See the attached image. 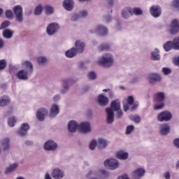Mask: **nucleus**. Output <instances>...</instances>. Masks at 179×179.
I'll return each instance as SVG.
<instances>
[{"instance_id": "nucleus-1", "label": "nucleus", "mask_w": 179, "mask_h": 179, "mask_svg": "<svg viewBox=\"0 0 179 179\" xmlns=\"http://www.w3.org/2000/svg\"><path fill=\"white\" fill-rule=\"evenodd\" d=\"M84 50H85V43L80 41H77L76 42V48H72L69 50H67L66 52V57H67V58H73V57H76L77 52H79V53L83 52Z\"/></svg>"}, {"instance_id": "nucleus-2", "label": "nucleus", "mask_w": 179, "mask_h": 179, "mask_svg": "<svg viewBox=\"0 0 179 179\" xmlns=\"http://www.w3.org/2000/svg\"><path fill=\"white\" fill-rule=\"evenodd\" d=\"M113 62H114V60L113 59V56L110 54L104 55L102 58L98 61L99 65H101L106 68L111 66V65H113Z\"/></svg>"}, {"instance_id": "nucleus-3", "label": "nucleus", "mask_w": 179, "mask_h": 179, "mask_svg": "<svg viewBox=\"0 0 179 179\" xmlns=\"http://www.w3.org/2000/svg\"><path fill=\"white\" fill-rule=\"evenodd\" d=\"M13 10L17 22L22 23L23 22V8H22V6L17 5L14 6Z\"/></svg>"}, {"instance_id": "nucleus-4", "label": "nucleus", "mask_w": 179, "mask_h": 179, "mask_svg": "<svg viewBox=\"0 0 179 179\" xmlns=\"http://www.w3.org/2000/svg\"><path fill=\"white\" fill-rule=\"evenodd\" d=\"M171 118H173V115H171V113L166 110L161 112L157 115V120L158 121H160V122H163V121H170Z\"/></svg>"}, {"instance_id": "nucleus-5", "label": "nucleus", "mask_w": 179, "mask_h": 179, "mask_svg": "<svg viewBox=\"0 0 179 179\" xmlns=\"http://www.w3.org/2000/svg\"><path fill=\"white\" fill-rule=\"evenodd\" d=\"M105 167H108L110 170H115L118 168V162L115 159H108L104 162Z\"/></svg>"}, {"instance_id": "nucleus-6", "label": "nucleus", "mask_w": 179, "mask_h": 179, "mask_svg": "<svg viewBox=\"0 0 179 179\" xmlns=\"http://www.w3.org/2000/svg\"><path fill=\"white\" fill-rule=\"evenodd\" d=\"M150 13L153 17H159L162 15V8L159 6H152L150 8Z\"/></svg>"}, {"instance_id": "nucleus-7", "label": "nucleus", "mask_w": 179, "mask_h": 179, "mask_svg": "<svg viewBox=\"0 0 179 179\" xmlns=\"http://www.w3.org/2000/svg\"><path fill=\"white\" fill-rule=\"evenodd\" d=\"M29 75H31V73L29 71L22 69L17 73L16 76L21 80H27L29 79Z\"/></svg>"}, {"instance_id": "nucleus-8", "label": "nucleus", "mask_w": 179, "mask_h": 179, "mask_svg": "<svg viewBox=\"0 0 179 179\" xmlns=\"http://www.w3.org/2000/svg\"><path fill=\"white\" fill-rule=\"evenodd\" d=\"M78 129L80 132H83V134H87V132H90L91 129H90V123L87 122H82L79 127Z\"/></svg>"}, {"instance_id": "nucleus-9", "label": "nucleus", "mask_w": 179, "mask_h": 179, "mask_svg": "<svg viewBox=\"0 0 179 179\" xmlns=\"http://www.w3.org/2000/svg\"><path fill=\"white\" fill-rule=\"evenodd\" d=\"M171 34H176L179 31V22L176 19L173 20L171 24Z\"/></svg>"}, {"instance_id": "nucleus-10", "label": "nucleus", "mask_w": 179, "mask_h": 179, "mask_svg": "<svg viewBox=\"0 0 179 179\" xmlns=\"http://www.w3.org/2000/svg\"><path fill=\"white\" fill-rule=\"evenodd\" d=\"M47 114H48V110H47V109H45L44 108H40L36 113V118L38 121H44V116L47 115Z\"/></svg>"}, {"instance_id": "nucleus-11", "label": "nucleus", "mask_w": 179, "mask_h": 179, "mask_svg": "<svg viewBox=\"0 0 179 179\" xmlns=\"http://www.w3.org/2000/svg\"><path fill=\"white\" fill-rule=\"evenodd\" d=\"M106 113L107 114L106 121L108 124H113L114 122V111L110 108L106 109Z\"/></svg>"}, {"instance_id": "nucleus-12", "label": "nucleus", "mask_w": 179, "mask_h": 179, "mask_svg": "<svg viewBox=\"0 0 179 179\" xmlns=\"http://www.w3.org/2000/svg\"><path fill=\"white\" fill-rule=\"evenodd\" d=\"M30 129V126L27 123H23L21 124L20 129L18 131L19 135L21 136H24V135H27V131Z\"/></svg>"}, {"instance_id": "nucleus-13", "label": "nucleus", "mask_w": 179, "mask_h": 179, "mask_svg": "<svg viewBox=\"0 0 179 179\" xmlns=\"http://www.w3.org/2000/svg\"><path fill=\"white\" fill-rule=\"evenodd\" d=\"M59 29V26L56 24V23H51L50 24L48 25L47 27V33L48 34H54Z\"/></svg>"}, {"instance_id": "nucleus-14", "label": "nucleus", "mask_w": 179, "mask_h": 179, "mask_svg": "<svg viewBox=\"0 0 179 179\" xmlns=\"http://www.w3.org/2000/svg\"><path fill=\"white\" fill-rule=\"evenodd\" d=\"M58 145L52 141H47L44 145V149L45 150H55L57 149Z\"/></svg>"}, {"instance_id": "nucleus-15", "label": "nucleus", "mask_w": 179, "mask_h": 179, "mask_svg": "<svg viewBox=\"0 0 179 179\" xmlns=\"http://www.w3.org/2000/svg\"><path fill=\"white\" fill-rule=\"evenodd\" d=\"M52 177L55 179H61L64 178V172L59 169L56 168L53 170L52 173Z\"/></svg>"}, {"instance_id": "nucleus-16", "label": "nucleus", "mask_w": 179, "mask_h": 179, "mask_svg": "<svg viewBox=\"0 0 179 179\" xmlns=\"http://www.w3.org/2000/svg\"><path fill=\"white\" fill-rule=\"evenodd\" d=\"M99 106H106L108 104L109 99L108 97L105 96L103 94H99L98 96V100H97Z\"/></svg>"}, {"instance_id": "nucleus-17", "label": "nucleus", "mask_w": 179, "mask_h": 179, "mask_svg": "<svg viewBox=\"0 0 179 179\" xmlns=\"http://www.w3.org/2000/svg\"><path fill=\"white\" fill-rule=\"evenodd\" d=\"M79 128V125H78V122L75 120H71L68 124V129L69 132H76V129Z\"/></svg>"}, {"instance_id": "nucleus-18", "label": "nucleus", "mask_w": 179, "mask_h": 179, "mask_svg": "<svg viewBox=\"0 0 179 179\" xmlns=\"http://www.w3.org/2000/svg\"><path fill=\"white\" fill-rule=\"evenodd\" d=\"M148 79L150 83H155V82H160L162 80V77L156 73H150L148 76Z\"/></svg>"}, {"instance_id": "nucleus-19", "label": "nucleus", "mask_w": 179, "mask_h": 179, "mask_svg": "<svg viewBox=\"0 0 179 179\" xmlns=\"http://www.w3.org/2000/svg\"><path fill=\"white\" fill-rule=\"evenodd\" d=\"M145 171L143 169V168H138L134 171L133 176L134 178H141V177H143L145 176Z\"/></svg>"}, {"instance_id": "nucleus-20", "label": "nucleus", "mask_w": 179, "mask_h": 179, "mask_svg": "<svg viewBox=\"0 0 179 179\" xmlns=\"http://www.w3.org/2000/svg\"><path fill=\"white\" fill-rule=\"evenodd\" d=\"M63 8L66 10H72L73 9V0H64L63 2Z\"/></svg>"}, {"instance_id": "nucleus-21", "label": "nucleus", "mask_w": 179, "mask_h": 179, "mask_svg": "<svg viewBox=\"0 0 179 179\" xmlns=\"http://www.w3.org/2000/svg\"><path fill=\"white\" fill-rule=\"evenodd\" d=\"M110 110L112 111H119V110L121 108V103H120L119 100H114L112 101L110 104Z\"/></svg>"}, {"instance_id": "nucleus-22", "label": "nucleus", "mask_w": 179, "mask_h": 179, "mask_svg": "<svg viewBox=\"0 0 179 179\" xmlns=\"http://www.w3.org/2000/svg\"><path fill=\"white\" fill-rule=\"evenodd\" d=\"M58 114H59V108L57 105H52L50 108V116L56 117Z\"/></svg>"}, {"instance_id": "nucleus-23", "label": "nucleus", "mask_w": 179, "mask_h": 179, "mask_svg": "<svg viewBox=\"0 0 179 179\" xmlns=\"http://www.w3.org/2000/svg\"><path fill=\"white\" fill-rule=\"evenodd\" d=\"M1 145L3 146V150H8L9 148H10V143L8 138H5L1 141Z\"/></svg>"}, {"instance_id": "nucleus-24", "label": "nucleus", "mask_w": 179, "mask_h": 179, "mask_svg": "<svg viewBox=\"0 0 179 179\" xmlns=\"http://www.w3.org/2000/svg\"><path fill=\"white\" fill-rule=\"evenodd\" d=\"M10 103V99L8 96H2L0 97V106L5 107Z\"/></svg>"}, {"instance_id": "nucleus-25", "label": "nucleus", "mask_w": 179, "mask_h": 179, "mask_svg": "<svg viewBox=\"0 0 179 179\" xmlns=\"http://www.w3.org/2000/svg\"><path fill=\"white\" fill-rule=\"evenodd\" d=\"M96 31L97 33H99L101 36H106V34L108 33V30L107 29V28H106V27L103 25H99L96 28Z\"/></svg>"}, {"instance_id": "nucleus-26", "label": "nucleus", "mask_w": 179, "mask_h": 179, "mask_svg": "<svg viewBox=\"0 0 179 179\" xmlns=\"http://www.w3.org/2000/svg\"><path fill=\"white\" fill-rule=\"evenodd\" d=\"M131 15L132 10H131L130 8H124L122 11V17H123V19H128V17H129V16H131Z\"/></svg>"}, {"instance_id": "nucleus-27", "label": "nucleus", "mask_w": 179, "mask_h": 179, "mask_svg": "<svg viewBox=\"0 0 179 179\" xmlns=\"http://www.w3.org/2000/svg\"><path fill=\"white\" fill-rule=\"evenodd\" d=\"M169 132H170V126L167 124H162L160 129L161 135H167Z\"/></svg>"}, {"instance_id": "nucleus-28", "label": "nucleus", "mask_w": 179, "mask_h": 179, "mask_svg": "<svg viewBox=\"0 0 179 179\" xmlns=\"http://www.w3.org/2000/svg\"><path fill=\"white\" fill-rule=\"evenodd\" d=\"M22 65L24 68H26V69H29L28 72H29V73H33V64L31 62L25 61L22 62Z\"/></svg>"}, {"instance_id": "nucleus-29", "label": "nucleus", "mask_w": 179, "mask_h": 179, "mask_svg": "<svg viewBox=\"0 0 179 179\" xmlns=\"http://www.w3.org/2000/svg\"><path fill=\"white\" fill-rule=\"evenodd\" d=\"M117 159L120 160H127L128 159V152H124L123 151H119L116 154Z\"/></svg>"}, {"instance_id": "nucleus-30", "label": "nucleus", "mask_w": 179, "mask_h": 179, "mask_svg": "<svg viewBox=\"0 0 179 179\" xmlns=\"http://www.w3.org/2000/svg\"><path fill=\"white\" fill-rule=\"evenodd\" d=\"M165 99L164 93L163 92H158L155 94V100L158 103L163 101Z\"/></svg>"}, {"instance_id": "nucleus-31", "label": "nucleus", "mask_w": 179, "mask_h": 179, "mask_svg": "<svg viewBox=\"0 0 179 179\" xmlns=\"http://www.w3.org/2000/svg\"><path fill=\"white\" fill-rule=\"evenodd\" d=\"M151 59L152 61H159L160 59V55H159V49H155L151 54Z\"/></svg>"}, {"instance_id": "nucleus-32", "label": "nucleus", "mask_w": 179, "mask_h": 179, "mask_svg": "<svg viewBox=\"0 0 179 179\" xmlns=\"http://www.w3.org/2000/svg\"><path fill=\"white\" fill-rule=\"evenodd\" d=\"M3 36L4 38H12L13 36V32L10 29H5L3 31Z\"/></svg>"}, {"instance_id": "nucleus-33", "label": "nucleus", "mask_w": 179, "mask_h": 179, "mask_svg": "<svg viewBox=\"0 0 179 179\" xmlns=\"http://www.w3.org/2000/svg\"><path fill=\"white\" fill-rule=\"evenodd\" d=\"M163 48L165 50V51L168 52L171 51L172 48H174V46L173 45L172 41H168L164 44Z\"/></svg>"}, {"instance_id": "nucleus-34", "label": "nucleus", "mask_w": 179, "mask_h": 179, "mask_svg": "<svg viewBox=\"0 0 179 179\" xmlns=\"http://www.w3.org/2000/svg\"><path fill=\"white\" fill-rule=\"evenodd\" d=\"M98 143H99V149L104 148L107 147V141H106L103 138H99L98 140Z\"/></svg>"}, {"instance_id": "nucleus-35", "label": "nucleus", "mask_w": 179, "mask_h": 179, "mask_svg": "<svg viewBox=\"0 0 179 179\" xmlns=\"http://www.w3.org/2000/svg\"><path fill=\"white\" fill-rule=\"evenodd\" d=\"M16 167H17V164H13L10 165V167L6 168V169L5 171V173L9 174V173H12V171H13V170H15V169H16Z\"/></svg>"}, {"instance_id": "nucleus-36", "label": "nucleus", "mask_w": 179, "mask_h": 179, "mask_svg": "<svg viewBox=\"0 0 179 179\" xmlns=\"http://www.w3.org/2000/svg\"><path fill=\"white\" fill-rule=\"evenodd\" d=\"M173 50H179V37H176L172 41Z\"/></svg>"}, {"instance_id": "nucleus-37", "label": "nucleus", "mask_w": 179, "mask_h": 179, "mask_svg": "<svg viewBox=\"0 0 179 179\" xmlns=\"http://www.w3.org/2000/svg\"><path fill=\"white\" fill-rule=\"evenodd\" d=\"M43 12V6L41 4L38 5L34 10V15L38 16Z\"/></svg>"}, {"instance_id": "nucleus-38", "label": "nucleus", "mask_w": 179, "mask_h": 179, "mask_svg": "<svg viewBox=\"0 0 179 179\" xmlns=\"http://www.w3.org/2000/svg\"><path fill=\"white\" fill-rule=\"evenodd\" d=\"M45 11L46 15H52V13H54V8L50 6H45Z\"/></svg>"}, {"instance_id": "nucleus-39", "label": "nucleus", "mask_w": 179, "mask_h": 179, "mask_svg": "<svg viewBox=\"0 0 179 179\" xmlns=\"http://www.w3.org/2000/svg\"><path fill=\"white\" fill-rule=\"evenodd\" d=\"M130 120L131 121H134V122H136V124H139V122H141V116L132 115V116H130Z\"/></svg>"}, {"instance_id": "nucleus-40", "label": "nucleus", "mask_w": 179, "mask_h": 179, "mask_svg": "<svg viewBox=\"0 0 179 179\" xmlns=\"http://www.w3.org/2000/svg\"><path fill=\"white\" fill-rule=\"evenodd\" d=\"M99 51H107L110 50V45L108 44H102L99 47Z\"/></svg>"}, {"instance_id": "nucleus-41", "label": "nucleus", "mask_w": 179, "mask_h": 179, "mask_svg": "<svg viewBox=\"0 0 179 179\" xmlns=\"http://www.w3.org/2000/svg\"><path fill=\"white\" fill-rule=\"evenodd\" d=\"M132 15H136V16H139V15H142L143 11L139 8H134L131 12Z\"/></svg>"}, {"instance_id": "nucleus-42", "label": "nucleus", "mask_w": 179, "mask_h": 179, "mask_svg": "<svg viewBox=\"0 0 179 179\" xmlns=\"http://www.w3.org/2000/svg\"><path fill=\"white\" fill-rule=\"evenodd\" d=\"M15 123H16V117H13L8 119V124L10 127H15Z\"/></svg>"}, {"instance_id": "nucleus-43", "label": "nucleus", "mask_w": 179, "mask_h": 179, "mask_svg": "<svg viewBox=\"0 0 179 179\" xmlns=\"http://www.w3.org/2000/svg\"><path fill=\"white\" fill-rule=\"evenodd\" d=\"M96 146H97V141L96 140H92L89 145L90 149L91 150H94Z\"/></svg>"}, {"instance_id": "nucleus-44", "label": "nucleus", "mask_w": 179, "mask_h": 179, "mask_svg": "<svg viewBox=\"0 0 179 179\" xmlns=\"http://www.w3.org/2000/svg\"><path fill=\"white\" fill-rule=\"evenodd\" d=\"M134 129H135V127H134V125L127 126L126 129V134L129 135V134L134 131Z\"/></svg>"}, {"instance_id": "nucleus-45", "label": "nucleus", "mask_w": 179, "mask_h": 179, "mask_svg": "<svg viewBox=\"0 0 179 179\" xmlns=\"http://www.w3.org/2000/svg\"><path fill=\"white\" fill-rule=\"evenodd\" d=\"M5 14H6V17L7 19H13V13H12V10H7L5 12Z\"/></svg>"}, {"instance_id": "nucleus-46", "label": "nucleus", "mask_w": 179, "mask_h": 179, "mask_svg": "<svg viewBox=\"0 0 179 179\" xmlns=\"http://www.w3.org/2000/svg\"><path fill=\"white\" fill-rule=\"evenodd\" d=\"M10 25V22L9 21H5L1 24V25L0 27V30L6 29Z\"/></svg>"}, {"instance_id": "nucleus-47", "label": "nucleus", "mask_w": 179, "mask_h": 179, "mask_svg": "<svg viewBox=\"0 0 179 179\" xmlns=\"http://www.w3.org/2000/svg\"><path fill=\"white\" fill-rule=\"evenodd\" d=\"M37 62L39 64H45V62H47V59L44 57H40L37 58Z\"/></svg>"}, {"instance_id": "nucleus-48", "label": "nucleus", "mask_w": 179, "mask_h": 179, "mask_svg": "<svg viewBox=\"0 0 179 179\" xmlns=\"http://www.w3.org/2000/svg\"><path fill=\"white\" fill-rule=\"evenodd\" d=\"M6 68V60H0V71Z\"/></svg>"}, {"instance_id": "nucleus-49", "label": "nucleus", "mask_w": 179, "mask_h": 179, "mask_svg": "<svg viewBox=\"0 0 179 179\" xmlns=\"http://www.w3.org/2000/svg\"><path fill=\"white\" fill-rule=\"evenodd\" d=\"M72 83V80L68 79L63 80V86L64 89H66L68 87V85H71Z\"/></svg>"}, {"instance_id": "nucleus-50", "label": "nucleus", "mask_w": 179, "mask_h": 179, "mask_svg": "<svg viewBox=\"0 0 179 179\" xmlns=\"http://www.w3.org/2000/svg\"><path fill=\"white\" fill-rule=\"evenodd\" d=\"M162 72L164 75H170V73H171V69L167 67H164L162 68Z\"/></svg>"}, {"instance_id": "nucleus-51", "label": "nucleus", "mask_w": 179, "mask_h": 179, "mask_svg": "<svg viewBox=\"0 0 179 179\" xmlns=\"http://www.w3.org/2000/svg\"><path fill=\"white\" fill-rule=\"evenodd\" d=\"M87 76L89 79H91L92 80H94V79H96V73L93 71L90 72L87 74Z\"/></svg>"}, {"instance_id": "nucleus-52", "label": "nucleus", "mask_w": 179, "mask_h": 179, "mask_svg": "<svg viewBox=\"0 0 179 179\" xmlns=\"http://www.w3.org/2000/svg\"><path fill=\"white\" fill-rule=\"evenodd\" d=\"M127 104H129V106H132L134 104V96H129L127 97Z\"/></svg>"}, {"instance_id": "nucleus-53", "label": "nucleus", "mask_w": 179, "mask_h": 179, "mask_svg": "<svg viewBox=\"0 0 179 179\" xmlns=\"http://www.w3.org/2000/svg\"><path fill=\"white\" fill-rule=\"evenodd\" d=\"M103 92H105V93H107L108 92V96L110 97V99H113L114 97V94H113V91L110 89L108 90H103Z\"/></svg>"}, {"instance_id": "nucleus-54", "label": "nucleus", "mask_w": 179, "mask_h": 179, "mask_svg": "<svg viewBox=\"0 0 179 179\" xmlns=\"http://www.w3.org/2000/svg\"><path fill=\"white\" fill-rule=\"evenodd\" d=\"M172 6L179 10V0H173L172 2Z\"/></svg>"}, {"instance_id": "nucleus-55", "label": "nucleus", "mask_w": 179, "mask_h": 179, "mask_svg": "<svg viewBox=\"0 0 179 179\" xmlns=\"http://www.w3.org/2000/svg\"><path fill=\"white\" fill-rule=\"evenodd\" d=\"M164 107V103H162L159 105H155L154 107V110H162V108Z\"/></svg>"}, {"instance_id": "nucleus-56", "label": "nucleus", "mask_w": 179, "mask_h": 179, "mask_svg": "<svg viewBox=\"0 0 179 179\" xmlns=\"http://www.w3.org/2000/svg\"><path fill=\"white\" fill-rule=\"evenodd\" d=\"M87 15V11L83 10L79 13L80 17H86V15Z\"/></svg>"}, {"instance_id": "nucleus-57", "label": "nucleus", "mask_w": 179, "mask_h": 179, "mask_svg": "<svg viewBox=\"0 0 179 179\" xmlns=\"http://www.w3.org/2000/svg\"><path fill=\"white\" fill-rule=\"evenodd\" d=\"M173 145L179 149V138H176L173 141Z\"/></svg>"}, {"instance_id": "nucleus-58", "label": "nucleus", "mask_w": 179, "mask_h": 179, "mask_svg": "<svg viewBox=\"0 0 179 179\" xmlns=\"http://www.w3.org/2000/svg\"><path fill=\"white\" fill-rule=\"evenodd\" d=\"M124 113H122V110H119L116 114V117L117 118H121V117H122Z\"/></svg>"}, {"instance_id": "nucleus-59", "label": "nucleus", "mask_w": 179, "mask_h": 179, "mask_svg": "<svg viewBox=\"0 0 179 179\" xmlns=\"http://www.w3.org/2000/svg\"><path fill=\"white\" fill-rule=\"evenodd\" d=\"M138 106H139V103H134L133 106H132L131 108V111L135 110L136 108H138Z\"/></svg>"}, {"instance_id": "nucleus-60", "label": "nucleus", "mask_w": 179, "mask_h": 179, "mask_svg": "<svg viewBox=\"0 0 179 179\" xmlns=\"http://www.w3.org/2000/svg\"><path fill=\"white\" fill-rule=\"evenodd\" d=\"M124 111H128L129 110V104L126 103L123 106Z\"/></svg>"}, {"instance_id": "nucleus-61", "label": "nucleus", "mask_w": 179, "mask_h": 179, "mask_svg": "<svg viewBox=\"0 0 179 179\" xmlns=\"http://www.w3.org/2000/svg\"><path fill=\"white\" fill-rule=\"evenodd\" d=\"M117 179H129V178H128L127 175H123V176H119Z\"/></svg>"}, {"instance_id": "nucleus-62", "label": "nucleus", "mask_w": 179, "mask_h": 179, "mask_svg": "<svg viewBox=\"0 0 179 179\" xmlns=\"http://www.w3.org/2000/svg\"><path fill=\"white\" fill-rule=\"evenodd\" d=\"M45 179H52V178H51V176H50L49 173H47L45 175Z\"/></svg>"}, {"instance_id": "nucleus-63", "label": "nucleus", "mask_w": 179, "mask_h": 179, "mask_svg": "<svg viewBox=\"0 0 179 179\" xmlns=\"http://www.w3.org/2000/svg\"><path fill=\"white\" fill-rule=\"evenodd\" d=\"M166 179H170V173L169 172L166 173L164 175Z\"/></svg>"}, {"instance_id": "nucleus-64", "label": "nucleus", "mask_w": 179, "mask_h": 179, "mask_svg": "<svg viewBox=\"0 0 179 179\" xmlns=\"http://www.w3.org/2000/svg\"><path fill=\"white\" fill-rule=\"evenodd\" d=\"M175 65L179 66V57L175 60Z\"/></svg>"}]
</instances>
